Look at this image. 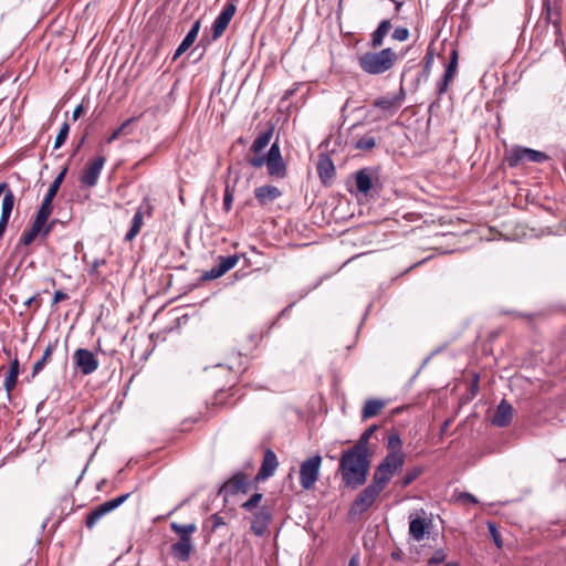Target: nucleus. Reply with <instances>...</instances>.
I'll list each match as a JSON object with an SVG mask.
<instances>
[{"label": "nucleus", "instance_id": "nucleus-49", "mask_svg": "<svg viewBox=\"0 0 566 566\" xmlns=\"http://www.w3.org/2000/svg\"><path fill=\"white\" fill-rule=\"evenodd\" d=\"M223 273L219 271V266L216 265L213 266L211 270L207 271L205 274H203V279H207V280H213V279H218L220 276H222Z\"/></svg>", "mask_w": 566, "mask_h": 566}, {"label": "nucleus", "instance_id": "nucleus-46", "mask_svg": "<svg viewBox=\"0 0 566 566\" xmlns=\"http://www.w3.org/2000/svg\"><path fill=\"white\" fill-rule=\"evenodd\" d=\"M447 554L443 549H437L432 556L429 558L428 564L429 565H438L446 560Z\"/></svg>", "mask_w": 566, "mask_h": 566}, {"label": "nucleus", "instance_id": "nucleus-24", "mask_svg": "<svg viewBox=\"0 0 566 566\" xmlns=\"http://www.w3.org/2000/svg\"><path fill=\"white\" fill-rule=\"evenodd\" d=\"M391 29L390 20H382L376 28V30L370 34V46L373 49H378L382 45L385 36L388 34Z\"/></svg>", "mask_w": 566, "mask_h": 566}, {"label": "nucleus", "instance_id": "nucleus-30", "mask_svg": "<svg viewBox=\"0 0 566 566\" xmlns=\"http://www.w3.org/2000/svg\"><path fill=\"white\" fill-rule=\"evenodd\" d=\"M15 202V197L12 192V190H7V192L3 196L2 199V206H1V216L0 219L2 220H10L13 207Z\"/></svg>", "mask_w": 566, "mask_h": 566}, {"label": "nucleus", "instance_id": "nucleus-57", "mask_svg": "<svg viewBox=\"0 0 566 566\" xmlns=\"http://www.w3.org/2000/svg\"><path fill=\"white\" fill-rule=\"evenodd\" d=\"M461 497H462V499H464V500H465L467 502H469V503H474V504H475V503L478 502V501H476V499H475V496H474V495H472V494H470V493H463V494L461 495Z\"/></svg>", "mask_w": 566, "mask_h": 566}, {"label": "nucleus", "instance_id": "nucleus-28", "mask_svg": "<svg viewBox=\"0 0 566 566\" xmlns=\"http://www.w3.org/2000/svg\"><path fill=\"white\" fill-rule=\"evenodd\" d=\"M355 180L358 192L366 195L371 189V177L366 168L355 174Z\"/></svg>", "mask_w": 566, "mask_h": 566}, {"label": "nucleus", "instance_id": "nucleus-61", "mask_svg": "<svg viewBox=\"0 0 566 566\" xmlns=\"http://www.w3.org/2000/svg\"><path fill=\"white\" fill-rule=\"evenodd\" d=\"M36 296L33 295L31 297H29L25 302H24V305L25 306H31V304L35 301Z\"/></svg>", "mask_w": 566, "mask_h": 566}, {"label": "nucleus", "instance_id": "nucleus-8", "mask_svg": "<svg viewBox=\"0 0 566 566\" xmlns=\"http://www.w3.org/2000/svg\"><path fill=\"white\" fill-rule=\"evenodd\" d=\"M154 207L147 197L144 198L143 202L136 209L129 230L125 234V241L132 242L140 232L144 226L145 217L150 218L153 216Z\"/></svg>", "mask_w": 566, "mask_h": 566}, {"label": "nucleus", "instance_id": "nucleus-33", "mask_svg": "<svg viewBox=\"0 0 566 566\" xmlns=\"http://www.w3.org/2000/svg\"><path fill=\"white\" fill-rule=\"evenodd\" d=\"M375 146L376 139L369 134L358 137L353 143V147L358 150H371Z\"/></svg>", "mask_w": 566, "mask_h": 566}, {"label": "nucleus", "instance_id": "nucleus-42", "mask_svg": "<svg viewBox=\"0 0 566 566\" xmlns=\"http://www.w3.org/2000/svg\"><path fill=\"white\" fill-rule=\"evenodd\" d=\"M262 497H263V495L261 493H254L247 502H244L242 504V509L251 512L253 509H255L259 505Z\"/></svg>", "mask_w": 566, "mask_h": 566}, {"label": "nucleus", "instance_id": "nucleus-3", "mask_svg": "<svg viewBox=\"0 0 566 566\" xmlns=\"http://www.w3.org/2000/svg\"><path fill=\"white\" fill-rule=\"evenodd\" d=\"M248 161L253 168H261L265 165L268 174L274 179H283L287 175V167L282 157L277 140L270 146L265 155L251 157Z\"/></svg>", "mask_w": 566, "mask_h": 566}, {"label": "nucleus", "instance_id": "nucleus-6", "mask_svg": "<svg viewBox=\"0 0 566 566\" xmlns=\"http://www.w3.org/2000/svg\"><path fill=\"white\" fill-rule=\"evenodd\" d=\"M322 457L314 454L304 460L300 465V484L304 490H311L319 478Z\"/></svg>", "mask_w": 566, "mask_h": 566}, {"label": "nucleus", "instance_id": "nucleus-64", "mask_svg": "<svg viewBox=\"0 0 566 566\" xmlns=\"http://www.w3.org/2000/svg\"><path fill=\"white\" fill-rule=\"evenodd\" d=\"M443 566H459V564H457V563H448V564H444Z\"/></svg>", "mask_w": 566, "mask_h": 566}, {"label": "nucleus", "instance_id": "nucleus-15", "mask_svg": "<svg viewBox=\"0 0 566 566\" xmlns=\"http://www.w3.org/2000/svg\"><path fill=\"white\" fill-rule=\"evenodd\" d=\"M279 467V461L275 452L272 449H266L264 451L263 460L261 463V468L255 475L256 482H262L274 475L276 469Z\"/></svg>", "mask_w": 566, "mask_h": 566}, {"label": "nucleus", "instance_id": "nucleus-59", "mask_svg": "<svg viewBox=\"0 0 566 566\" xmlns=\"http://www.w3.org/2000/svg\"><path fill=\"white\" fill-rule=\"evenodd\" d=\"M7 190H11V189L9 188V185H8L7 182H1V184H0V196H1V195H3V196H4V193L7 192Z\"/></svg>", "mask_w": 566, "mask_h": 566}, {"label": "nucleus", "instance_id": "nucleus-27", "mask_svg": "<svg viewBox=\"0 0 566 566\" xmlns=\"http://www.w3.org/2000/svg\"><path fill=\"white\" fill-rule=\"evenodd\" d=\"M59 344V339L56 338L54 342L49 343L46 348L44 349V353L42 357L33 365L31 378H34L45 366L48 360L51 358L54 349L56 348Z\"/></svg>", "mask_w": 566, "mask_h": 566}, {"label": "nucleus", "instance_id": "nucleus-25", "mask_svg": "<svg viewBox=\"0 0 566 566\" xmlns=\"http://www.w3.org/2000/svg\"><path fill=\"white\" fill-rule=\"evenodd\" d=\"M19 373H20V365H19L18 358L15 357L10 365L8 375L3 382L4 389L7 391V396L9 399H10V392L13 390V388L17 385Z\"/></svg>", "mask_w": 566, "mask_h": 566}, {"label": "nucleus", "instance_id": "nucleus-51", "mask_svg": "<svg viewBox=\"0 0 566 566\" xmlns=\"http://www.w3.org/2000/svg\"><path fill=\"white\" fill-rule=\"evenodd\" d=\"M431 61H432V57L431 55L428 56L427 59V62H426V65L420 74L421 77H423L424 80H427L430 75V72H431Z\"/></svg>", "mask_w": 566, "mask_h": 566}, {"label": "nucleus", "instance_id": "nucleus-12", "mask_svg": "<svg viewBox=\"0 0 566 566\" xmlns=\"http://www.w3.org/2000/svg\"><path fill=\"white\" fill-rule=\"evenodd\" d=\"M106 158L104 156H97L90 160L80 177L81 184L90 188L95 187L97 185Z\"/></svg>", "mask_w": 566, "mask_h": 566}, {"label": "nucleus", "instance_id": "nucleus-18", "mask_svg": "<svg viewBox=\"0 0 566 566\" xmlns=\"http://www.w3.org/2000/svg\"><path fill=\"white\" fill-rule=\"evenodd\" d=\"M282 196V191L272 185H264L254 189V197L260 206L272 203Z\"/></svg>", "mask_w": 566, "mask_h": 566}, {"label": "nucleus", "instance_id": "nucleus-2", "mask_svg": "<svg viewBox=\"0 0 566 566\" xmlns=\"http://www.w3.org/2000/svg\"><path fill=\"white\" fill-rule=\"evenodd\" d=\"M398 61L397 53L386 48L376 52H365L358 56V65L369 75H380L391 70Z\"/></svg>", "mask_w": 566, "mask_h": 566}, {"label": "nucleus", "instance_id": "nucleus-62", "mask_svg": "<svg viewBox=\"0 0 566 566\" xmlns=\"http://www.w3.org/2000/svg\"><path fill=\"white\" fill-rule=\"evenodd\" d=\"M348 566H358V562L356 560L355 557L350 558Z\"/></svg>", "mask_w": 566, "mask_h": 566}, {"label": "nucleus", "instance_id": "nucleus-58", "mask_svg": "<svg viewBox=\"0 0 566 566\" xmlns=\"http://www.w3.org/2000/svg\"><path fill=\"white\" fill-rule=\"evenodd\" d=\"M56 196L55 192H52L51 190L48 189V192L43 199V201H48V202H51L53 201L54 197Z\"/></svg>", "mask_w": 566, "mask_h": 566}, {"label": "nucleus", "instance_id": "nucleus-36", "mask_svg": "<svg viewBox=\"0 0 566 566\" xmlns=\"http://www.w3.org/2000/svg\"><path fill=\"white\" fill-rule=\"evenodd\" d=\"M455 73L444 70L441 80L437 83L438 95L441 96L448 91L449 84L453 81Z\"/></svg>", "mask_w": 566, "mask_h": 566}, {"label": "nucleus", "instance_id": "nucleus-14", "mask_svg": "<svg viewBox=\"0 0 566 566\" xmlns=\"http://www.w3.org/2000/svg\"><path fill=\"white\" fill-rule=\"evenodd\" d=\"M54 221H52L50 224H46L43 221H40V219H34L31 228L25 230L21 237H20V243L28 247L30 245L38 235H41L43 239L49 235L53 228Z\"/></svg>", "mask_w": 566, "mask_h": 566}, {"label": "nucleus", "instance_id": "nucleus-32", "mask_svg": "<svg viewBox=\"0 0 566 566\" xmlns=\"http://www.w3.org/2000/svg\"><path fill=\"white\" fill-rule=\"evenodd\" d=\"M377 429V426L376 424H371L369 426L363 433L361 436L359 437V439L357 440V442L352 447L354 449H357L359 451H363L365 453H369V450H368V443H369V439L370 437L373 436V433L375 432V430Z\"/></svg>", "mask_w": 566, "mask_h": 566}, {"label": "nucleus", "instance_id": "nucleus-37", "mask_svg": "<svg viewBox=\"0 0 566 566\" xmlns=\"http://www.w3.org/2000/svg\"><path fill=\"white\" fill-rule=\"evenodd\" d=\"M53 211V206L51 202L42 201L39 210L36 211V214L34 219H40V221L48 222L49 217L51 216Z\"/></svg>", "mask_w": 566, "mask_h": 566}, {"label": "nucleus", "instance_id": "nucleus-63", "mask_svg": "<svg viewBox=\"0 0 566 566\" xmlns=\"http://www.w3.org/2000/svg\"><path fill=\"white\" fill-rule=\"evenodd\" d=\"M448 426H449V421H446V422L443 423V426H442V431H444V430L448 428Z\"/></svg>", "mask_w": 566, "mask_h": 566}, {"label": "nucleus", "instance_id": "nucleus-55", "mask_svg": "<svg viewBox=\"0 0 566 566\" xmlns=\"http://www.w3.org/2000/svg\"><path fill=\"white\" fill-rule=\"evenodd\" d=\"M105 264V260H102V259H95L93 264H92V272L96 271L101 265H104Z\"/></svg>", "mask_w": 566, "mask_h": 566}, {"label": "nucleus", "instance_id": "nucleus-41", "mask_svg": "<svg viewBox=\"0 0 566 566\" xmlns=\"http://www.w3.org/2000/svg\"><path fill=\"white\" fill-rule=\"evenodd\" d=\"M556 11L557 10H553L552 9L551 0H544V2H543V17H544V20L547 23L553 24V21L556 19V15H555Z\"/></svg>", "mask_w": 566, "mask_h": 566}, {"label": "nucleus", "instance_id": "nucleus-9", "mask_svg": "<svg viewBox=\"0 0 566 566\" xmlns=\"http://www.w3.org/2000/svg\"><path fill=\"white\" fill-rule=\"evenodd\" d=\"M129 495L130 493H125L97 505L86 515V527L90 530L93 528L104 515L120 506L129 497Z\"/></svg>", "mask_w": 566, "mask_h": 566}, {"label": "nucleus", "instance_id": "nucleus-23", "mask_svg": "<svg viewBox=\"0 0 566 566\" xmlns=\"http://www.w3.org/2000/svg\"><path fill=\"white\" fill-rule=\"evenodd\" d=\"M335 172L333 160L328 155H321L317 163V174L323 184L332 179Z\"/></svg>", "mask_w": 566, "mask_h": 566}, {"label": "nucleus", "instance_id": "nucleus-52", "mask_svg": "<svg viewBox=\"0 0 566 566\" xmlns=\"http://www.w3.org/2000/svg\"><path fill=\"white\" fill-rule=\"evenodd\" d=\"M69 296L66 293L62 292V291H55L54 292V295H53V304H57L64 300H66Z\"/></svg>", "mask_w": 566, "mask_h": 566}, {"label": "nucleus", "instance_id": "nucleus-19", "mask_svg": "<svg viewBox=\"0 0 566 566\" xmlns=\"http://www.w3.org/2000/svg\"><path fill=\"white\" fill-rule=\"evenodd\" d=\"M403 101L402 91L395 96H382L373 102V106L387 113H395Z\"/></svg>", "mask_w": 566, "mask_h": 566}, {"label": "nucleus", "instance_id": "nucleus-4", "mask_svg": "<svg viewBox=\"0 0 566 566\" xmlns=\"http://www.w3.org/2000/svg\"><path fill=\"white\" fill-rule=\"evenodd\" d=\"M385 488V485L371 479V482L353 501L349 507V515L357 516L367 512Z\"/></svg>", "mask_w": 566, "mask_h": 566}, {"label": "nucleus", "instance_id": "nucleus-10", "mask_svg": "<svg viewBox=\"0 0 566 566\" xmlns=\"http://www.w3.org/2000/svg\"><path fill=\"white\" fill-rule=\"evenodd\" d=\"M75 370L83 375H91L97 370L99 361L93 352L86 348H77L73 354Z\"/></svg>", "mask_w": 566, "mask_h": 566}, {"label": "nucleus", "instance_id": "nucleus-44", "mask_svg": "<svg viewBox=\"0 0 566 566\" xmlns=\"http://www.w3.org/2000/svg\"><path fill=\"white\" fill-rule=\"evenodd\" d=\"M391 38L399 42L407 41L409 38V30L405 27H397L394 30Z\"/></svg>", "mask_w": 566, "mask_h": 566}, {"label": "nucleus", "instance_id": "nucleus-29", "mask_svg": "<svg viewBox=\"0 0 566 566\" xmlns=\"http://www.w3.org/2000/svg\"><path fill=\"white\" fill-rule=\"evenodd\" d=\"M385 407V402L379 399H368L363 408L361 417L363 419H368L377 416L380 410Z\"/></svg>", "mask_w": 566, "mask_h": 566}, {"label": "nucleus", "instance_id": "nucleus-17", "mask_svg": "<svg viewBox=\"0 0 566 566\" xmlns=\"http://www.w3.org/2000/svg\"><path fill=\"white\" fill-rule=\"evenodd\" d=\"M513 419V408L505 399L501 400L497 405L495 413L492 419V423L496 427H507Z\"/></svg>", "mask_w": 566, "mask_h": 566}, {"label": "nucleus", "instance_id": "nucleus-11", "mask_svg": "<svg viewBox=\"0 0 566 566\" xmlns=\"http://www.w3.org/2000/svg\"><path fill=\"white\" fill-rule=\"evenodd\" d=\"M239 0H227V3L222 8L221 12L214 19L212 24V38L217 40L220 38L226 29L228 28L231 19L237 11V3Z\"/></svg>", "mask_w": 566, "mask_h": 566}, {"label": "nucleus", "instance_id": "nucleus-60", "mask_svg": "<svg viewBox=\"0 0 566 566\" xmlns=\"http://www.w3.org/2000/svg\"><path fill=\"white\" fill-rule=\"evenodd\" d=\"M441 349H442L441 347H439V348L434 349V350L430 354V356H428V357L424 359L423 365H426V364L431 359V357H432V356H434L436 354L440 353V352H441Z\"/></svg>", "mask_w": 566, "mask_h": 566}, {"label": "nucleus", "instance_id": "nucleus-34", "mask_svg": "<svg viewBox=\"0 0 566 566\" xmlns=\"http://www.w3.org/2000/svg\"><path fill=\"white\" fill-rule=\"evenodd\" d=\"M239 261V256L228 255V256H219V263L217 264L219 266V271L226 274L228 271H230L232 268L237 265Z\"/></svg>", "mask_w": 566, "mask_h": 566}, {"label": "nucleus", "instance_id": "nucleus-1", "mask_svg": "<svg viewBox=\"0 0 566 566\" xmlns=\"http://www.w3.org/2000/svg\"><path fill=\"white\" fill-rule=\"evenodd\" d=\"M369 468V453L354 448L342 452L338 470L346 488L355 490L364 485L368 476Z\"/></svg>", "mask_w": 566, "mask_h": 566}, {"label": "nucleus", "instance_id": "nucleus-40", "mask_svg": "<svg viewBox=\"0 0 566 566\" xmlns=\"http://www.w3.org/2000/svg\"><path fill=\"white\" fill-rule=\"evenodd\" d=\"M69 130H70L69 124L63 123V125L61 126L60 132L55 138V142H54L55 149L60 148L65 143L67 135H69Z\"/></svg>", "mask_w": 566, "mask_h": 566}, {"label": "nucleus", "instance_id": "nucleus-26", "mask_svg": "<svg viewBox=\"0 0 566 566\" xmlns=\"http://www.w3.org/2000/svg\"><path fill=\"white\" fill-rule=\"evenodd\" d=\"M274 127L271 125L265 130L261 132L254 139L251 150L255 154H260L269 144L273 136Z\"/></svg>", "mask_w": 566, "mask_h": 566}, {"label": "nucleus", "instance_id": "nucleus-38", "mask_svg": "<svg viewBox=\"0 0 566 566\" xmlns=\"http://www.w3.org/2000/svg\"><path fill=\"white\" fill-rule=\"evenodd\" d=\"M235 188L233 185L227 184L224 188L223 196V209L226 212H229L232 207L233 198H234Z\"/></svg>", "mask_w": 566, "mask_h": 566}, {"label": "nucleus", "instance_id": "nucleus-31", "mask_svg": "<svg viewBox=\"0 0 566 566\" xmlns=\"http://www.w3.org/2000/svg\"><path fill=\"white\" fill-rule=\"evenodd\" d=\"M170 528L179 535V538L191 539V535L197 531V525L195 523L189 524H178L172 522L170 524Z\"/></svg>", "mask_w": 566, "mask_h": 566}, {"label": "nucleus", "instance_id": "nucleus-50", "mask_svg": "<svg viewBox=\"0 0 566 566\" xmlns=\"http://www.w3.org/2000/svg\"><path fill=\"white\" fill-rule=\"evenodd\" d=\"M555 15H556V19L553 21L552 25L554 27L555 34H556V36L558 39L559 36H562V25H560V13H559V11H556Z\"/></svg>", "mask_w": 566, "mask_h": 566}, {"label": "nucleus", "instance_id": "nucleus-56", "mask_svg": "<svg viewBox=\"0 0 566 566\" xmlns=\"http://www.w3.org/2000/svg\"><path fill=\"white\" fill-rule=\"evenodd\" d=\"M9 221L0 219V239L4 235Z\"/></svg>", "mask_w": 566, "mask_h": 566}, {"label": "nucleus", "instance_id": "nucleus-45", "mask_svg": "<svg viewBox=\"0 0 566 566\" xmlns=\"http://www.w3.org/2000/svg\"><path fill=\"white\" fill-rule=\"evenodd\" d=\"M488 528H489L490 535H491L494 544L496 545V547L501 548L502 547V539H501V535H500V532L497 531L496 525L494 523H492V522H489L488 523Z\"/></svg>", "mask_w": 566, "mask_h": 566}, {"label": "nucleus", "instance_id": "nucleus-47", "mask_svg": "<svg viewBox=\"0 0 566 566\" xmlns=\"http://www.w3.org/2000/svg\"><path fill=\"white\" fill-rule=\"evenodd\" d=\"M457 69H458V52H457V50H452L450 53L449 63L446 66V70L457 73Z\"/></svg>", "mask_w": 566, "mask_h": 566}, {"label": "nucleus", "instance_id": "nucleus-21", "mask_svg": "<svg viewBox=\"0 0 566 566\" xmlns=\"http://www.w3.org/2000/svg\"><path fill=\"white\" fill-rule=\"evenodd\" d=\"M192 548V539L179 538L178 542L171 545L170 553L177 560L187 562L190 558Z\"/></svg>", "mask_w": 566, "mask_h": 566}, {"label": "nucleus", "instance_id": "nucleus-48", "mask_svg": "<svg viewBox=\"0 0 566 566\" xmlns=\"http://www.w3.org/2000/svg\"><path fill=\"white\" fill-rule=\"evenodd\" d=\"M66 168H64L56 177L55 179L53 180V182L50 185L49 187V190H51L52 192H57L63 179H64V176L66 174Z\"/></svg>", "mask_w": 566, "mask_h": 566}, {"label": "nucleus", "instance_id": "nucleus-16", "mask_svg": "<svg viewBox=\"0 0 566 566\" xmlns=\"http://www.w3.org/2000/svg\"><path fill=\"white\" fill-rule=\"evenodd\" d=\"M247 476L244 473L239 472L234 474L230 480H228L220 489L219 493L228 495H233L239 492H247Z\"/></svg>", "mask_w": 566, "mask_h": 566}, {"label": "nucleus", "instance_id": "nucleus-35", "mask_svg": "<svg viewBox=\"0 0 566 566\" xmlns=\"http://www.w3.org/2000/svg\"><path fill=\"white\" fill-rule=\"evenodd\" d=\"M423 472L421 467H415L406 472L400 481L401 488H407L416 479H418Z\"/></svg>", "mask_w": 566, "mask_h": 566}, {"label": "nucleus", "instance_id": "nucleus-53", "mask_svg": "<svg viewBox=\"0 0 566 566\" xmlns=\"http://www.w3.org/2000/svg\"><path fill=\"white\" fill-rule=\"evenodd\" d=\"M211 518H212L213 528H218L226 524L223 517H221L218 514H213Z\"/></svg>", "mask_w": 566, "mask_h": 566}, {"label": "nucleus", "instance_id": "nucleus-20", "mask_svg": "<svg viewBox=\"0 0 566 566\" xmlns=\"http://www.w3.org/2000/svg\"><path fill=\"white\" fill-rule=\"evenodd\" d=\"M271 521V513L268 509L261 507L253 517L251 524V531L256 536H263L268 530L269 523Z\"/></svg>", "mask_w": 566, "mask_h": 566}, {"label": "nucleus", "instance_id": "nucleus-22", "mask_svg": "<svg viewBox=\"0 0 566 566\" xmlns=\"http://www.w3.org/2000/svg\"><path fill=\"white\" fill-rule=\"evenodd\" d=\"M200 20L195 21L181 43L178 45L174 56L172 61H176L182 53H185L196 41L198 33L200 31Z\"/></svg>", "mask_w": 566, "mask_h": 566}, {"label": "nucleus", "instance_id": "nucleus-5", "mask_svg": "<svg viewBox=\"0 0 566 566\" xmlns=\"http://www.w3.org/2000/svg\"><path fill=\"white\" fill-rule=\"evenodd\" d=\"M403 452H388L376 468L373 479L387 486L392 475L403 467Z\"/></svg>", "mask_w": 566, "mask_h": 566}, {"label": "nucleus", "instance_id": "nucleus-43", "mask_svg": "<svg viewBox=\"0 0 566 566\" xmlns=\"http://www.w3.org/2000/svg\"><path fill=\"white\" fill-rule=\"evenodd\" d=\"M135 118H128L127 120H125L117 129H115L111 135L109 137L107 138V143L111 144L113 143L115 139H117L119 137V135L122 133L125 132V129L132 124V122L134 120Z\"/></svg>", "mask_w": 566, "mask_h": 566}, {"label": "nucleus", "instance_id": "nucleus-13", "mask_svg": "<svg viewBox=\"0 0 566 566\" xmlns=\"http://www.w3.org/2000/svg\"><path fill=\"white\" fill-rule=\"evenodd\" d=\"M420 516L418 513L416 516L413 514L409 515V535L417 542H421L424 539L428 530L432 525V521L424 517L426 512L423 510L420 511Z\"/></svg>", "mask_w": 566, "mask_h": 566}, {"label": "nucleus", "instance_id": "nucleus-7", "mask_svg": "<svg viewBox=\"0 0 566 566\" xmlns=\"http://www.w3.org/2000/svg\"><path fill=\"white\" fill-rule=\"evenodd\" d=\"M549 159V156L541 150L523 147V146H516L514 147L507 157L509 166L510 167H516L522 161H530V163H537L542 164L544 161H547Z\"/></svg>", "mask_w": 566, "mask_h": 566}, {"label": "nucleus", "instance_id": "nucleus-39", "mask_svg": "<svg viewBox=\"0 0 566 566\" xmlns=\"http://www.w3.org/2000/svg\"><path fill=\"white\" fill-rule=\"evenodd\" d=\"M401 444L402 441L397 432H394L388 437L387 448L389 452H402Z\"/></svg>", "mask_w": 566, "mask_h": 566}, {"label": "nucleus", "instance_id": "nucleus-54", "mask_svg": "<svg viewBox=\"0 0 566 566\" xmlns=\"http://www.w3.org/2000/svg\"><path fill=\"white\" fill-rule=\"evenodd\" d=\"M84 112V107L82 104L77 105L73 111V119L76 120L82 113Z\"/></svg>", "mask_w": 566, "mask_h": 566}]
</instances>
